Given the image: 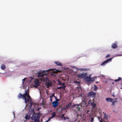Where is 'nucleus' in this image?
<instances>
[{
    "mask_svg": "<svg viewBox=\"0 0 122 122\" xmlns=\"http://www.w3.org/2000/svg\"><path fill=\"white\" fill-rule=\"evenodd\" d=\"M25 118L27 120L29 119L30 118V116L28 114H27L25 116Z\"/></svg>",
    "mask_w": 122,
    "mask_h": 122,
    "instance_id": "aec40b11",
    "label": "nucleus"
},
{
    "mask_svg": "<svg viewBox=\"0 0 122 122\" xmlns=\"http://www.w3.org/2000/svg\"><path fill=\"white\" fill-rule=\"evenodd\" d=\"M66 87V86H62V88L63 90H65V87Z\"/></svg>",
    "mask_w": 122,
    "mask_h": 122,
    "instance_id": "a878e982",
    "label": "nucleus"
},
{
    "mask_svg": "<svg viewBox=\"0 0 122 122\" xmlns=\"http://www.w3.org/2000/svg\"><path fill=\"white\" fill-rule=\"evenodd\" d=\"M1 68L2 70H4L6 68L5 65L4 64L1 65Z\"/></svg>",
    "mask_w": 122,
    "mask_h": 122,
    "instance_id": "f3484780",
    "label": "nucleus"
},
{
    "mask_svg": "<svg viewBox=\"0 0 122 122\" xmlns=\"http://www.w3.org/2000/svg\"><path fill=\"white\" fill-rule=\"evenodd\" d=\"M122 78L120 77H119L118 79H116L115 80V82H117L118 81L120 80H122Z\"/></svg>",
    "mask_w": 122,
    "mask_h": 122,
    "instance_id": "412c9836",
    "label": "nucleus"
},
{
    "mask_svg": "<svg viewBox=\"0 0 122 122\" xmlns=\"http://www.w3.org/2000/svg\"><path fill=\"white\" fill-rule=\"evenodd\" d=\"M88 70H89V69H85L84 68V71H86Z\"/></svg>",
    "mask_w": 122,
    "mask_h": 122,
    "instance_id": "79ce46f5",
    "label": "nucleus"
},
{
    "mask_svg": "<svg viewBox=\"0 0 122 122\" xmlns=\"http://www.w3.org/2000/svg\"><path fill=\"white\" fill-rule=\"evenodd\" d=\"M89 97H90L93 98V99H94L95 98L96 95V93L94 92L93 91H91L88 93V94Z\"/></svg>",
    "mask_w": 122,
    "mask_h": 122,
    "instance_id": "20e7f679",
    "label": "nucleus"
},
{
    "mask_svg": "<svg viewBox=\"0 0 122 122\" xmlns=\"http://www.w3.org/2000/svg\"><path fill=\"white\" fill-rule=\"evenodd\" d=\"M78 77L80 78H82L84 77V74L83 73L82 74H79L77 75Z\"/></svg>",
    "mask_w": 122,
    "mask_h": 122,
    "instance_id": "ddd939ff",
    "label": "nucleus"
},
{
    "mask_svg": "<svg viewBox=\"0 0 122 122\" xmlns=\"http://www.w3.org/2000/svg\"><path fill=\"white\" fill-rule=\"evenodd\" d=\"M84 69H80V68H78L77 69V70H82V71H83V70H84Z\"/></svg>",
    "mask_w": 122,
    "mask_h": 122,
    "instance_id": "c9c22d12",
    "label": "nucleus"
},
{
    "mask_svg": "<svg viewBox=\"0 0 122 122\" xmlns=\"http://www.w3.org/2000/svg\"><path fill=\"white\" fill-rule=\"evenodd\" d=\"M54 97L56 100V101H56L57 102H58L59 101V99H58L57 97Z\"/></svg>",
    "mask_w": 122,
    "mask_h": 122,
    "instance_id": "b1692460",
    "label": "nucleus"
},
{
    "mask_svg": "<svg viewBox=\"0 0 122 122\" xmlns=\"http://www.w3.org/2000/svg\"><path fill=\"white\" fill-rule=\"evenodd\" d=\"M50 101L51 102H52V98H50Z\"/></svg>",
    "mask_w": 122,
    "mask_h": 122,
    "instance_id": "c03bdc74",
    "label": "nucleus"
},
{
    "mask_svg": "<svg viewBox=\"0 0 122 122\" xmlns=\"http://www.w3.org/2000/svg\"><path fill=\"white\" fill-rule=\"evenodd\" d=\"M112 46L113 49L116 48L117 47V44L116 43H113L112 45Z\"/></svg>",
    "mask_w": 122,
    "mask_h": 122,
    "instance_id": "2eb2a0df",
    "label": "nucleus"
},
{
    "mask_svg": "<svg viewBox=\"0 0 122 122\" xmlns=\"http://www.w3.org/2000/svg\"><path fill=\"white\" fill-rule=\"evenodd\" d=\"M112 58H111L107 60L102 63L101 64V65L104 66L106 65L107 63H108L109 61H111Z\"/></svg>",
    "mask_w": 122,
    "mask_h": 122,
    "instance_id": "1a4fd4ad",
    "label": "nucleus"
},
{
    "mask_svg": "<svg viewBox=\"0 0 122 122\" xmlns=\"http://www.w3.org/2000/svg\"><path fill=\"white\" fill-rule=\"evenodd\" d=\"M115 102V101L114 100V101H113V102H112V105H114V103Z\"/></svg>",
    "mask_w": 122,
    "mask_h": 122,
    "instance_id": "cd10ccee",
    "label": "nucleus"
},
{
    "mask_svg": "<svg viewBox=\"0 0 122 122\" xmlns=\"http://www.w3.org/2000/svg\"><path fill=\"white\" fill-rule=\"evenodd\" d=\"M63 118H64V120H66V119H68V118L66 117H64Z\"/></svg>",
    "mask_w": 122,
    "mask_h": 122,
    "instance_id": "e433bc0d",
    "label": "nucleus"
},
{
    "mask_svg": "<svg viewBox=\"0 0 122 122\" xmlns=\"http://www.w3.org/2000/svg\"><path fill=\"white\" fill-rule=\"evenodd\" d=\"M40 108H38L37 109V110L38 111H39V109Z\"/></svg>",
    "mask_w": 122,
    "mask_h": 122,
    "instance_id": "a18cd8bd",
    "label": "nucleus"
},
{
    "mask_svg": "<svg viewBox=\"0 0 122 122\" xmlns=\"http://www.w3.org/2000/svg\"><path fill=\"white\" fill-rule=\"evenodd\" d=\"M122 56V54H119V55H118L117 56Z\"/></svg>",
    "mask_w": 122,
    "mask_h": 122,
    "instance_id": "a19ab883",
    "label": "nucleus"
},
{
    "mask_svg": "<svg viewBox=\"0 0 122 122\" xmlns=\"http://www.w3.org/2000/svg\"><path fill=\"white\" fill-rule=\"evenodd\" d=\"M94 118L93 117H92V118H91V122H92L94 120Z\"/></svg>",
    "mask_w": 122,
    "mask_h": 122,
    "instance_id": "7c9ffc66",
    "label": "nucleus"
},
{
    "mask_svg": "<svg viewBox=\"0 0 122 122\" xmlns=\"http://www.w3.org/2000/svg\"><path fill=\"white\" fill-rule=\"evenodd\" d=\"M94 89L93 90L94 91H97V89H98V88L97 86H96L95 85H94Z\"/></svg>",
    "mask_w": 122,
    "mask_h": 122,
    "instance_id": "4be33fe9",
    "label": "nucleus"
},
{
    "mask_svg": "<svg viewBox=\"0 0 122 122\" xmlns=\"http://www.w3.org/2000/svg\"><path fill=\"white\" fill-rule=\"evenodd\" d=\"M52 83L51 81H49L47 82L46 85V87L48 88L50 86H52Z\"/></svg>",
    "mask_w": 122,
    "mask_h": 122,
    "instance_id": "9d476101",
    "label": "nucleus"
},
{
    "mask_svg": "<svg viewBox=\"0 0 122 122\" xmlns=\"http://www.w3.org/2000/svg\"><path fill=\"white\" fill-rule=\"evenodd\" d=\"M121 84L122 85V83H121Z\"/></svg>",
    "mask_w": 122,
    "mask_h": 122,
    "instance_id": "8fccbe9b",
    "label": "nucleus"
},
{
    "mask_svg": "<svg viewBox=\"0 0 122 122\" xmlns=\"http://www.w3.org/2000/svg\"><path fill=\"white\" fill-rule=\"evenodd\" d=\"M62 83L60 81H59L58 82V84L61 85H62Z\"/></svg>",
    "mask_w": 122,
    "mask_h": 122,
    "instance_id": "c85d7f7f",
    "label": "nucleus"
},
{
    "mask_svg": "<svg viewBox=\"0 0 122 122\" xmlns=\"http://www.w3.org/2000/svg\"><path fill=\"white\" fill-rule=\"evenodd\" d=\"M95 101L94 99H93L92 100L90 99L88 102V104H90L93 107H96V105L95 103H94Z\"/></svg>",
    "mask_w": 122,
    "mask_h": 122,
    "instance_id": "39448f33",
    "label": "nucleus"
},
{
    "mask_svg": "<svg viewBox=\"0 0 122 122\" xmlns=\"http://www.w3.org/2000/svg\"><path fill=\"white\" fill-rule=\"evenodd\" d=\"M25 78H24V79H23L22 80V81H23V82H24L25 81Z\"/></svg>",
    "mask_w": 122,
    "mask_h": 122,
    "instance_id": "58836bf2",
    "label": "nucleus"
},
{
    "mask_svg": "<svg viewBox=\"0 0 122 122\" xmlns=\"http://www.w3.org/2000/svg\"><path fill=\"white\" fill-rule=\"evenodd\" d=\"M72 107V104L71 102H70L66 106V108H69Z\"/></svg>",
    "mask_w": 122,
    "mask_h": 122,
    "instance_id": "4468645a",
    "label": "nucleus"
},
{
    "mask_svg": "<svg viewBox=\"0 0 122 122\" xmlns=\"http://www.w3.org/2000/svg\"><path fill=\"white\" fill-rule=\"evenodd\" d=\"M84 103L85 102V101H84Z\"/></svg>",
    "mask_w": 122,
    "mask_h": 122,
    "instance_id": "3c124183",
    "label": "nucleus"
},
{
    "mask_svg": "<svg viewBox=\"0 0 122 122\" xmlns=\"http://www.w3.org/2000/svg\"><path fill=\"white\" fill-rule=\"evenodd\" d=\"M52 105L54 107H56L58 104V102L56 101H54L52 102Z\"/></svg>",
    "mask_w": 122,
    "mask_h": 122,
    "instance_id": "9b49d317",
    "label": "nucleus"
},
{
    "mask_svg": "<svg viewBox=\"0 0 122 122\" xmlns=\"http://www.w3.org/2000/svg\"><path fill=\"white\" fill-rule=\"evenodd\" d=\"M55 97V94L54 93L52 94V95L51 96H50V98H52V97Z\"/></svg>",
    "mask_w": 122,
    "mask_h": 122,
    "instance_id": "393cba45",
    "label": "nucleus"
},
{
    "mask_svg": "<svg viewBox=\"0 0 122 122\" xmlns=\"http://www.w3.org/2000/svg\"><path fill=\"white\" fill-rule=\"evenodd\" d=\"M114 82H112V84H114Z\"/></svg>",
    "mask_w": 122,
    "mask_h": 122,
    "instance_id": "49530a36",
    "label": "nucleus"
},
{
    "mask_svg": "<svg viewBox=\"0 0 122 122\" xmlns=\"http://www.w3.org/2000/svg\"><path fill=\"white\" fill-rule=\"evenodd\" d=\"M97 117V118L98 119V120H99V121H100L101 120V118H100L99 117H98V116Z\"/></svg>",
    "mask_w": 122,
    "mask_h": 122,
    "instance_id": "c756f323",
    "label": "nucleus"
},
{
    "mask_svg": "<svg viewBox=\"0 0 122 122\" xmlns=\"http://www.w3.org/2000/svg\"><path fill=\"white\" fill-rule=\"evenodd\" d=\"M64 114H62L61 116V117L62 118H64Z\"/></svg>",
    "mask_w": 122,
    "mask_h": 122,
    "instance_id": "bb28decb",
    "label": "nucleus"
},
{
    "mask_svg": "<svg viewBox=\"0 0 122 122\" xmlns=\"http://www.w3.org/2000/svg\"><path fill=\"white\" fill-rule=\"evenodd\" d=\"M45 81H46L47 82V81H49V80L48 78H46L45 79Z\"/></svg>",
    "mask_w": 122,
    "mask_h": 122,
    "instance_id": "2f4dec72",
    "label": "nucleus"
},
{
    "mask_svg": "<svg viewBox=\"0 0 122 122\" xmlns=\"http://www.w3.org/2000/svg\"><path fill=\"white\" fill-rule=\"evenodd\" d=\"M106 100L107 102H113V101H114V100L110 98H106Z\"/></svg>",
    "mask_w": 122,
    "mask_h": 122,
    "instance_id": "f8f14e48",
    "label": "nucleus"
},
{
    "mask_svg": "<svg viewBox=\"0 0 122 122\" xmlns=\"http://www.w3.org/2000/svg\"><path fill=\"white\" fill-rule=\"evenodd\" d=\"M74 83H75L76 84H79L80 83V81H74Z\"/></svg>",
    "mask_w": 122,
    "mask_h": 122,
    "instance_id": "5701e85b",
    "label": "nucleus"
},
{
    "mask_svg": "<svg viewBox=\"0 0 122 122\" xmlns=\"http://www.w3.org/2000/svg\"><path fill=\"white\" fill-rule=\"evenodd\" d=\"M51 70V69H50L48 70H46V71L47 73H48L49 72V71Z\"/></svg>",
    "mask_w": 122,
    "mask_h": 122,
    "instance_id": "ea45409f",
    "label": "nucleus"
},
{
    "mask_svg": "<svg viewBox=\"0 0 122 122\" xmlns=\"http://www.w3.org/2000/svg\"><path fill=\"white\" fill-rule=\"evenodd\" d=\"M102 118H101V120L100 121V122H103L102 121Z\"/></svg>",
    "mask_w": 122,
    "mask_h": 122,
    "instance_id": "37998d69",
    "label": "nucleus"
},
{
    "mask_svg": "<svg viewBox=\"0 0 122 122\" xmlns=\"http://www.w3.org/2000/svg\"><path fill=\"white\" fill-rule=\"evenodd\" d=\"M40 117L38 115L31 117V119L34 120V122H40Z\"/></svg>",
    "mask_w": 122,
    "mask_h": 122,
    "instance_id": "7ed1b4c3",
    "label": "nucleus"
},
{
    "mask_svg": "<svg viewBox=\"0 0 122 122\" xmlns=\"http://www.w3.org/2000/svg\"><path fill=\"white\" fill-rule=\"evenodd\" d=\"M52 116L50 117V118L49 119V120L51 118L55 117V116L56 115L55 112H54L53 113H52Z\"/></svg>",
    "mask_w": 122,
    "mask_h": 122,
    "instance_id": "6ab92c4d",
    "label": "nucleus"
},
{
    "mask_svg": "<svg viewBox=\"0 0 122 122\" xmlns=\"http://www.w3.org/2000/svg\"><path fill=\"white\" fill-rule=\"evenodd\" d=\"M87 73H84V81H86L87 82H89L93 81L94 79V77H91V75H90L89 76H86Z\"/></svg>",
    "mask_w": 122,
    "mask_h": 122,
    "instance_id": "f03ea898",
    "label": "nucleus"
},
{
    "mask_svg": "<svg viewBox=\"0 0 122 122\" xmlns=\"http://www.w3.org/2000/svg\"><path fill=\"white\" fill-rule=\"evenodd\" d=\"M110 56V55H108L106 56V58H108Z\"/></svg>",
    "mask_w": 122,
    "mask_h": 122,
    "instance_id": "72a5a7b5",
    "label": "nucleus"
},
{
    "mask_svg": "<svg viewBox=\"0 0 122 122\" xmlns=\"http://www.w3.org/2000/svg\"><path fill=\"white\" fill-rule=\"evenodd\" d=\"M34 84L33 85V86L35 87H37L39 85V80L36 79L34 82Z\"/></svg>",
    "mask_w": 122,
    "mask_h": 122,
    "instance_id": "6e6552de",
    "label": "nucleus"
},
{
    "mask_svg": "<svg viewBox=\"0 0 122 122\" xmlns=\"http://www.w3.org/2000/svg\"><path fill=\"white\" fill-rule=\"evenodd\" d=\"M103 113H104V118L106 120H107L108 119V115H106V113H104V112H103Z\"/></svg>",
    "mask_w": 122,
    "mask_h": 122,
    "instance_id": "a211bd4d",
    "label": "nucleus"
},
{
    "mask_svg": "<svg viewBox=\"0 0 122 122\" xmlns=\"http://www.w3.org/2000/svg\"><path fill=\"white\" fill-rule=\"evenodd\" d=\"M67 108H66V107H63L62 108V109L63 110H65Z\"/></svg>",
    "mask_w": 122,
    "mask_h": 122,
    "instance_id": "f704fd0d",
    "label": "nucleus"
},
{
    "mask_svg": "<svg viewBox=\"0 0 122 122\" xmlns=\"http://www.w3.org/2000/svg\"><path fill=\"white\" fill-rule=\"evenodd\" d=\"M115 99H117V98H115Z\"/></svg>",
    "mask_w": 122,
    "mask_h": 122,
    "instance_id": "603ef678",
    "label": "nucleus"
},
{
    "mask_svg": "<svg viewBox=\"0 0 122 122\" xmlns=\"http://www.w3.org/2000/svg\"><path fill=\"white\" fill-rule=\"evenodd\" d=\"M45 72V71H43L42 72L40 71L38 74V77H42L43 76L45 75L46 73H44V72Z\"/></svg>",
    "mask_w": 122,
    "mask_h": 122,
    "instance_id": "0eeeda50",
    "label": "nucleus"
},
{
    "mask_svg": "<svg viewBox=\"0 0 122 122\" xmlns=\"http://www.w3.org/2000/svg\"><path fill=\"white\" fill-rule=\"evenodd\" d=\"M120 89H122V87H120Z\"/></svg>",
    "mask_w": 122,
    "mask_h": 122,
    "instance_id": "09e8293b",
    "label": "nucleus"
},
{
    "mask_svg": "<svg viewBox=\"0 0 122 122\" xmlns=\"http://www.w3.org/2000/svg\"><path fill=\"white\" fill-rule=\"evenodd\" d=\"M55 64H56L57 65L59 66H62V64L59 61H55Z\"/></svg>",
    "mask_w": 122,
    "mask_h": 122,
    "instance_id": "dca6fc26",
    "label": "nucleus"
},
{
    "mask_svg": "<svg viewBox=\"0 0 122 122\" xmlns=\"http://www.w3.org/2000/svg\"><path fill=\"white\" fill-rule=\"evenodd\" d=\"M65 84L64 83H62V85H63V86H65Z\"/></svg>",
    "mask_w": 122,
    "mask_h": 122,
    "instance_id": "4c0bfd02",
    "label": "nucleus"
},
{
    "mask_svg": "<svg viewBox=\"0 0 122 122\" xmlns=\"http://www.w3.org/2000/svg\"><path fill=\"white\" fill-rule=\"evenodd\" d=\"M76 106V108H77V110L78 111H80L81 108L82 107L81 105H80L78 104H74L72 105V107H74Z\"/></svg>",
    "mask_w": 122,
    "mask_h": 122,
    "instance_id": "423d86ee",
    "label": "nucleus"
},
{
    "mask_svg": "<svg viewBox=\"0 0 122 122\" xmlns=\"http://www.w3.org/2000/svg\"><path fill=\"white\" fill-rule=\"evenodd\" d=\"M98 81H97V82H96V83H98Z\"/></svg>",
    "mask_w": 122,
    "mask_h": 122,
    "instance_id": "de8ad7c7",
    "label": "nucleus"
},
{
    "mask_svg": "<svg viewBox=\"0 0 122 122\" xmlns=\"http://www.w3.org/2000/svg\"><path fill=\"white\" fill-rule=\"evenodd\" d=\"M29 91L27 90H25V92L23 94L20 93L18 95V97L19 99H22L25 100V103H26L27 102L29 103L30 102V104L29 107V108H31L33 105H34L35 103H33L32 101L31 98L30 96Z\"/></svg>",
    "mask_w": 122,
    "mask_h": 122,
    "instance_id": "f257e3e1",
    "label": "nucleus"
},
{
    "mask_svg": "<svg viewBox=\"0 0 122 122\" xmlns=\"http://www.w3.org/2000/svg\"><path fill=\"white\" fill-rule=\"evenodd\" d=\"M62 86H61L60 87H58L57 88L58 89H60L62 88Z\"/></svg>",
    "mask_w": 122,
    "mask_h": 122,
    "instance_id": "473e14b6",
    "label": "nucleus"
}]
</instances>
